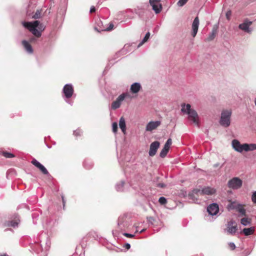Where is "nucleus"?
Instances as JSON below:
<instances>
[{"label": "nucleus", "instance_id": "4468645a", "mask_svg": "<svg viewBox=\"0 0 256 256\" xmlns=\"http://www.w3.org/2000/svg\"><path fill=\"white\" fill-rule=\"evenodd\" d=\"M251 24V22H244L243 23L239 24L238 28L250 34L252 30V29L250 28Z\"/></svg>", "mask_w": 256, "mask_h": 256}, {"label": "nucleus", "instance_id": "6e6d98bb", "mask_svg": "<svg viewBox=\"0 0 256 256\" xmlns=\"http://www.w3.org/2000/svg\"><path fill=\"white\" fill-rule=\"evenodd\" d=\"M66 102H68V103H69L70 104L72 105V103H70V102H69L68 100H66Z\"/></svg>", "mask_w": 256, "mask_h": 256}, {"label": "nucleus", "instance_id": "423d86ee", "mask_svg": "<svg viewBox=\"0 0 256 256\" xmlns=\"http://www.w3.org/2000/svg\"><path fill=\"white\" fill-rule=\"evenodd\" d=\"M226 230L228 234L234 235L238 230V226L236 222L234 220H231L228 222L226 224Z\"/></svg>", "mask_w": 256, "mask_h": 256}, {"label": "nucleus", "instance_id": "7c9ffc66", "mask_svg": "<svg viewBox=\"0 0 256 256\" xmlns=\"http://www.w3.org/2000/svg\"><path fill=\"white\" fill-rule=\"evenodd\" d=\"M2 155L6 158H12L14 156V154L8 152H4Z\"/></svg>", "mask_w": 256, "mask_h": 256}, {"label": "nucleus", "instance_id": "e433bc0d", "mask_svg": "<svg viewBox=\"0 0 256 256\" xmlns=\"http://www.w3.org/2000/svg\"><path fill=\"white\" fill-rule=\"evenodd\" d=\"M40 14H41V12L40 10H37L36 12V13L34 14L33 16V18H35V19H38V18H39L40 16Z\"/></svg>", "mask_w": 256, "mask_h": 256}, {"label": "nucleus", "instance_id": "58836bf2", "mask_svg": "<svg viewBox=\"0 0 256 256\" xmlns=\"http://www.w3.org/2000/svg\"><path fill=\"white\" fill-rule=\"evenodd\" d=\"M112 131L114 133H116L118 130V124L116 122H114L112 124Z\"/></svg>", "mask_w": 256, "mask_h": 256}, {"label": "nucleus", "instance_id": "20e7f679", "mask_svg": "<svg viewBox=\"0 0 256 256\" xmlns=\"http://www.w3.org/2000/svg\"><path fill=\"white\" fill-rule=\"evenodd\" d=\"M242 184V180L238 177H234L228 182V186L229 188L233 190H238L241 188Z\"/></svg>", "mask_w": 256, "mask_h": 256}, {"label": "nucleus", "instance_id": "49530a36", "mask_svg": "<svg viewBox=\"0 0 256 256\" xmlns=\"http://www.w3.org/2000/svg\"><path fill=\"white\" fill-rule=\"evenodd\" d=\"M231 14H232V12H231L230 10V11H228L226 13V17L227 18V19L228 20H230V17L231 16Z\"/></svg>", "mask_w": 256, "mask_h": 256}, {"label": "nucleus", "instance_id": "c85d7f7f", "mask_svg": "<svg viewBox=\"0 0 256 256\" xmlns=\"http://www.w3.org/2000/svg\"><path fill=\"white\" fill-rule=\"evenodd\" d=\"M38 168L42 172L43 174L46 175H48L49 174L46 168L42 164H41Z\"/></svg>", "mask_w": 256, "mask_h": 256}, {"label": "nucleus", "instance_id": "37998d69", "mask_svg": "<svg viewBox=\"0 0 256 256\" xmlns=\"http://www.w3.org/2000/svg\"><path fill=\"white\" fill-rule=\"evenodd\" d=\"M252 201L254 202V203H256V191H255L252 195Z\"/></svg>", "mask_w": 256, "mask_h": 256}, {"label": "nucleus", "instance_id": "9d476101", "mask_svg": "<svg viewBox=\"0 0 256 256\" xmlns=\"http://www.w3.org/2000/svg\"><path fill=\"white\" fill-rule=\"evenodd\" d=\"M200 190L194 189L191 192H189L188 194V198L190 200L193 202H197L198 201V198L199 194H200Z\"/></svg>", "mask_w": 256, "mask_h": 256}, {"label": "nucleus", "instance_id": "cd10ccee", "mask_svg": "<svg viewBox=\"0 0 256 256\" xmlns=\"http://www.w3.org/2000/svg\"><path fill=\"white\" fill-rule=\"evenodd\" d=\"M124 184V181H121L120 184H117L116 186V190L118 192L123 191V187Z\"/></svg>", "mask_w": 256, "mask_h": 256}, {"label": "nucleus", "instance_id": "f3484780", "mask_svg": "<svg viewBox=\"0 0 256 256\" xmlns=\"http://www.w3.org/2000/svg\"><path fill=\"white\" fill-rule=\"evenodd\" d=\"M142 88L141 85L138 82H134L132 84L130 88V90L132 94L138 93Z\"/></svg>", "mask_w": 256, "mask_h": 256}, {"label": "nucleus", "instance_id": "6ab92c4d", "mask_svg": "<svg viewBox=\"0 0 256 256\" xmlns=\"http://www.w3.org/2000/svg\"><path fill=\"white\" fill-rule=\"evenodd\" d=\"M119 126L122 130V131L125 134L126 130V122L123 116L121 117L119 121Z\"/></svg>", "mask_w": 256, "mask_h": 256}, {"label": "nucleus", "instance_id": "4be33fe9", "mask_svg": "<svg viewBox=\"0 0 256 256\" xmlns=\"http://www.w3.org/2000/svg\"><path fill=\"white\" fill-rule=\"evenodd\" d=\"M244 148L246 152L252 151L256 150V144H245Z\"/></svg>", "mask_w": 256, "mask_h": 256}, {"label": "nucleus", "instance_id": "412c9836", "mask_svg": "<svg viewBox=\"0 0 256 256\" xmlns=\"http://www.w3.org/2000/svg\"><path fill=\"white\" fill-rule=\"evenodd\" d=\"M236 209L240 213L239 216H245L246 215V210L242 204H238Z\"/></svg>", "mask_w": 256, "mask_h": 256}, {"label": "nucleus", "instance_id": "f704fd0d", "mask_svg": "<svg viewBox=\"0 0 256 256\" xmlns=\"http://www.w3.org/2000/svg\"><path fill=\"white\" fill-rule=\"evenodd\" d=\"M158 202L161 204H166V203L167 200H166V199L165 198H164L163 196H162V197H160L159 198Z\"/></svg>", "mask_w": 256, "mask_h": 256}, {"label": "nucleus", "instance_id": "3c124183", "mask_svg": "<svg viewBox=\"0 0 256 256\" xmlns=\"http://www.w3.org/2000/svg\"><path fill=\"white\" fill-rule=\"evenodd\" d=\"M62 203H63V205H64V204H65V203H66V200L64 198V197L63 196H62Z\"/></svg>", "mask_w": 256, "mask_h": 256}, {"label": "nucleus", "instance_id": "4c0bfd02", "mask_svg": "<svg viewBox=\"0 0 256 256\" xmlns=\"http://www.w3.org/2000/svg\"><path fill=\"white\" fill-rule=\"evenodd\" d=\"M32 164L38 168L41 165V164L36 159L32 160Z\"/></svg>", "mask_w": 256, "mask_h": 256}, {"label": "nucleus", "instance_id": "f03ea898", "mask_svg": "<svg viewBox=\"0 0 256 256\" xmlns=\"http://www.w3.org/2000/svg\"><path fill=\"white\" fill-rule=\"evenodd\" d=\"M23 26L28 28L30 32H31L34 35L38 38L42 35V30H38L37 28L39 29H42V24H40V22L38 20H36L33 22H22Z\"/></svg>", "mask_w": 256, "mask_h": 256}, {"label": "nucleus", "instance_id": "4d7b16f0", "mask_svg": "<svg viewBox=\"0 0 256 256\" xmlns=\"http://www.w3.org/2000/svg\"><path fill=\"white\" fill-rule=\"evenodd\" d=\"M254 103H255V104L256 106V98H255V100H254Z\"/></svg>", "mask_w": 256, "mask_h": 256}, {"label": "nucleus", "instance_id": "0eeeda50", "mask_svg": "<svg viewBox=\"0 0 256 256\" xmlns=\"http://www.w3.org/2000/svg\"><path fill=\"white\" fill-rule=\"evenodd\" d=\"M74 88L72 84H66L62 89L64 97L66 99L70 98L74 94Z\"/></svg>", "mask_w": 256, "mask_h": 256}, {"label": "nucleus", "instance_id": "f8f14e48", "mask_svg": "<svg viewBox=\"0 0 256 256\" xmlns=\"http://www.w3.org/2000/svg\"><path fill=\"white\" fill-rule=\"evenodd\" d=\"M161 124L160 120L150 121L146 124V130L148 132H152L156 129Z\"/></svg>", "mask_w": 256, "mask_h": 256}, {"label": "nucleus", "instance_id": "a211bd4d", "mask_svg": "<svg viewBox=\"0 0 256 256\" xmlns=\"http://www.w3.org/2000/svg\"><path fill=\"white\" fill-rule=\"evenodd\" d=\"M254 230V227L252 226L248 228H244L240 232L244 234L246 236H248L253 234Z\"/></svg>", "mask_w": 256, "mask_h": 256}, {"label": "nucleus", "instance_id": "2f4dec72", "mask_svg": "<svg viewBox=\"0 0 256 256\" xmlns=\"http://www.w3.org/2000/svg\"><path fill=\"white\" fill-rule=\"evenodd\" d=\"M172 144V140L171 138H168L166 142L165 143L164 146L170 149V146Z\"/></svg>", "mask_w": 256, "mask_h": 256}, {"label": "nucleus", "instance_id": "5fc2aeb1", "mask_svg": "<svg viewBox=\"0 0 256 256\" xmlns=\"http://www.w3.org/2000/svg\"><path fill=\"white\" fill-rule=\"evenodd\" d=\"M0 256H8L6 254H4L1 255Z\"/></svg>", "mask_w": 256, "mask_h": 256}, {"label": "nucleus", "instance_id": "f257e3e1", "mask_svg": "<svg viewBox=\"0 0 256 256\" xmlns=\"http://www.w3.org/2000/svg\"><path fill=\"white\" fill-rule=\"evenodd\" d=\"M182 112L183 113L188 114V119L198 126H199L198 116L196 112L191 108V106L190 104H183L182 105Z\"/></svg>", "mask_w": 256, "mask_h": 256}, {"label": "nucleus", "instance_id": "6e6552de", "mask_svg": "<svg viewBox=\"0 0 256 256\" xmlns=\"http://www.w3.org/2000/svg\"><path fill=\"white\" fill-rule=\"evenodd\" d=\"M150 5L156 14H159L162 10L160 0H150Z\"/></svg>", "mask_w": 256, "mask_h": 256}, {"label": "nucleus", "instance_id": "c03bdc74", "mask_svg": "<svg viewBox=\"0 0 256 256\" xmlns=\"http://www.w3.org/2000/svg\"><path fill=\"white\" fill-rule=\"evenodd\" d=\"M228 245H229V246L230 248L232 250H234L236 248V245L235 244L232 242H230L228 244Z\"/></svg>", "mask_w": 256, "mask_h": 256}, {"label": "nucleus", "instance_id": "79ce46f5", "mask_svg": "<svg viewBox=\"0 0 256 256\" xmlns=\"http://www.w3.org/2000/svg\"><path fill=\"white\" fill-rule=\"evenodd\" d=\"M8 225L14 228H15L18 226V222H16L11 221L10 222V224Z\"/></svg>", "mask_w": 256, "mask_h": 256}, {"label": "nucleus", "instance_id": "a19ab883", "mask_svg": "<svg viewBox=\"0 0 256 256\" xmlns=\"http://www.w3.org/2000/svg\"><path fill=\"white\" fill-rule=\"evenodd\" d=\"M126 12L127 14L126 16H128V18H133L132 12L131 10H127Z\"/></svg>", "mask_w": 256, "mask_h": 256}, {"label": "nucleus", "instance_id": "dca6fc26", "mask_svg": "<svg viewBox=\"0 0 256 256\" xmlns=\"http://www.w3.org/2000/svg\"><path fill=\"white\" fill-rule=\"evenodd\" d=\"M216 192V190L214 188H212L210 187H205L202 188V190H200V195H209L211 196L214 194Z\"/></svg>", "mask_w": 256, "mask_h": 256}, {"label": "nucleus", "instance_id": "9b49d317", "mask_svg": "<svg viewBox=\"0 0 256 256\" xmlns=\"http://www.w3.org/2000/svg\"><path fill=\"white\" fill-rule=\"evenodd\" d=\"M160 143L158 141H154L150 144L148 152L150 156H153L156 154L157 150L160 147Z\"/></svg>", "mask_w": 256, "mask_h": 256}, {"label": "nucleus", "instance_id": "1a4fd4ad", "mask_svg": "<svg viewBox=\"0 0 256 256\" xmlns=\"http://www.w3.org/2000/svg\"><path fill=\"white\" fill-rule=\"evenodd\" d=\"M232 144L233 148L238 152H242L245 150V144H242L237 140H232Z\"/></svg>", "mask_w": 256, "mask_h": 256}, {"label": "nucleus", "instance_id": "c756f323", "mask_svg": "<svg viewBox=\"0 0 256 256\" xmlns=\"http://www.w3.org/2000/svg\"><path fill=\"white\" fill-rule=\"evenodd\" d=\"M122 218H118V226H119L120 228H121V229H122V228H124L126 226V224H125L123 222H122Z\"/></svg>", "mask_w": 256, "mask_h": 256}, {"label": "nucleus", "instance_id": "603ef678", "mask_svg": "<svg viewBox=\"0 0 256 256\" xmlns=\"http://www.w3.org/2000/svg\"><path fill=\"white\" fill-rule=\"evenodd\" d=\"M218 166H219V164H214V168H216V167H218Z\"/></svg>", "mask_w": 256, "mask_h": 256}, {"label": "nucleus", "instance_id": "393cba45", "mask_svg": "<svg viewBox=\"0 0 256 256\" xmlns=\"http://www.w3.org/2000/svg\"><path fill=\"white\" fill-rule=\"evenodd\" d=\"M150 33L149 32H148L144 37V38L142 39V40L140 42V43L138 44V48H140V46H141L144 42H147V40H148V39L150 38Z\"/></svg>", "mask_w": 256, "mask_h": 256}, {"label": "nucleus", "instance_id": "bb28decb", "mask_svg": "<svg viewBox=\"0 0 256 256\" xmlns=\"http://www.w3.org/2000/svg\"><path fill=\"white\" fill-rule=\"evenodd\" d=\"M83 164L84 167L86 169H90L93 166L92 163L88 160H85Z\"/></svg>", "mask_w": 256, "mask_h": 256}, {"label": "nucleus", "instance_id": "c9c22d12", "mask_svg": "<svg viewBox=\"0 0 256 256\" xmlns=\"http://www.w3.org/2000/svg\"><path fill=\"white\" fill-rule=\"evenodd\" d=\"M188 0H179L177 2V4L179 6H184Z\"/></svg>", "mask_w": 256, "mask_h": 256}, {"label": "nucleus", "instance_id": "473e14b6", "mask_svg": "<svg viewBox=\"0 0 256 256\" xmlns=\"http://www.w3.org/2000/svg\"><path fill=\"white\" fill-rule=\"evenodd\" d=\"M145 12H146L144 10L140 9L136 10V14H137L140 18H142L144 16V14Z\"/></svg>", "mask_w": 256, "mask_h": 256}, {"label": "nucleus", "instance_id": "864d4df0", "mask_svg": "<svg viewBox=\"0 0 256 256\" xmlns=\"http://www.w3.org/2000/svg\"><path fill=\"white\" fill-rule=\"evenodd\" d=\"M144 230H145V229H142V230H140V232H140V233H142V232H144Z\"/></svg>", "mask_w": 256, "mask_h": 256}, {"label": "nucleus", "instance_id": "8fccbe9b", "mask_svg": "<svg viewBox=\"0 0 256 256\" xmlns=\"http://www.w3.org/2000/svg\"><path fill=\"white\" fill-rule=\"evenodd\" d=\"M158 186L160 188H164L166 185L164 184L160 183L158 184Z\"/></svg>", "mask_w": 256, "mask_h": 256}, {"label": "nucleus", "instance_id": "7ed1b4c3", "mask_svg": "<svg viewBox=\"0 0 256 256\" xmlns=\"http://www.w3.org/2000/svg\"><path fill=\"white\" fill-rule=\"evenodd\" d=\"M232 112L230 110H224L222 112L219 121L220 124L225 128L230 126V117Z\"/></svg>", "mask_w": 256, "mask_h": 256}, {"label": "nucleus", "instance_id": "72a5a7b5", "mask_svg": "<svg viewBox=\"0 0 256 256\" xmlns=\"http://www.w3.org/2000/svg\"><path fill=\"white\" fill-rule=\"evenodd\" d=\"M114 24L112 23L109 24L108 26L104 30H102V31H110L112 30L114 28Z\"/></svg>", "mask_w": 256, "mask_h": 256}, {"label": "nucleus", "instance_id": "2eb2a0df", "mask_svg": "<svg viewBox=\"0 0 256 256\" xmlns=\"http://www.w3.org/2000/svg\"><path fill=\"white\" fill-rule=\"evenodd\" d=\"M199 26V19L198 16L194 18L192 24V35L193 37H195L198 28Z\"/></svg>", "mask_w": 256, "mask_h": 256}, {"label": "nucleus", "instance_id": "39448f33", "mask_svg": "<svg viewBox=\"0 0 256 256\" xmlns=\"http://www.w3.org/2000/svg\"><path fill=\"white\" fill-rule=\"evenodd\" d=\"M128 96L127 93H122L120 94L116 99L112 103L111 108L116 110L119 108L124 98Z\"/></svg>", "mask_w": 256, "mask_h": 256}, {"label": "nucleus", "instance_id": "a18cd8bd", "mask_svg": "<svg viewBox=\"0 0 256 256\" xmlns=\"http://www.w3.org/2000/svg\"><path fill=\"white\" fill-rule=\"evenodd\" d=\"M123 235L128 238H134V234H128V233H124Z\"/></svg>", "mask_w": 256, "mask_h": 256}, {"label": "nucleus", "instance_id": "ea45409f", "mask_svg": "<svg viewBox=\"0 0 256 256\" xmlns=\"http://www.w3.org/2000/svg\"><path fill=\"white\" fill-rule=\"evenodd\" d=\"M82 134V131L80 129H77L74 132V134L76 136H80Z\"/></svg>", "mask_w": 256, "mask_h": 256}, {"label": "nucleus", "instance_id": "de8ad7c7", "mask_svg": "<svg viewBox=\"0 0 256 256\" xmlns=\"http://www.w3.org/2000/svg\"><path fill=\"white\" fill-rule=\"evenodd\" d=\"M96 11V8L94 6H92L91 8H90V13H92V12H95Z\"/></svg>", "mask_w": 256, "mask_h": 256}, {"label": "nucleus", "instance_id": "5701e85b", "mask_svg": "<svg viewBox=\"0 0 256 256\" xmlns=\"http://www.w3.org/2000/svg\"><path fill=\"white\" fill-rule=\"evenodd\" d=\"M252 219L249 218L244 217L240 220V224L244 226H247L251 224Z\"/></svg>", "mask_w": 256, "mask_h": 256}, {"label": "nucleus", "instance_id": "ddd939ff", "mask_svg": "<svg viewBox=\"0 0 256 256\" xmlns=\"http://www.w3.org/2000/svg\"><path fill=\"white\" fill-rule=\"evenodd\" d=\"M219 208L218 204L213 203L210 204L207 208V211L209 214L211 216H214L218 212Z\"/></svg>", "mask_w": 256, "mask_h": 256}, {"label": "nucleus", "instance_id": "a878e982", "mask_svg": "<svg viewBox=\"0 0 256 256\" xmlns=\"http://www.w3.org/2000/svg\"><path fill=\"white\" fill-rule=\"evenodd\" d=\"M169 150V148L164 146L160 154V156L162 158H164L168 153Z\"/></svg>", "mask_w": 256, "mask_h": 256}, {"label": "nucleus", "instance_id": "aec40b11", "mask_svg": "<svg viewBox=\"0 0 256 256\" xmlns=\"http://www.w3.org/2000/svg\"><path fill=\"white\" fill-rule=\"evenodd\" d=\"M22 44L28 52L32 54L33 52L32 48L31 45L26 40H23Z\"/></svg>", "mask_w": 256, "mask_h": 256}, {"label": "nucleus", "instance_id": "09e8293b", "mask_svg": "<svg viewBox=\"0 0 256 256\" xmlns=\"http://www.w3.org/2000/svg\"><path fill=\"white\" fill-rule=\"evenodd\" d=\"M125 248H126V249H129L130 248V244L128 243H126V244H125Z\"/></svg>", "mask_w": 256, "mask_h": 256}, {"label": "nucleus", "instance_id": "b1692460", "mask_svg": "<svg viewBox=\"0 0 256 256\" xmlns=\"http://www.w3.org/2000/svg\"><path fill=\"white\" fill-rule=\"evenodd\" d=\"M217 33V30L216 28H213L212 32L209 34L207 38L208 41H211L213 40Z\"/></svg>", "mask_w": 256, "mask_h": 256}]
</instances>
